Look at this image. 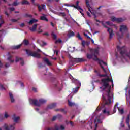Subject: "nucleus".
<instances>
[{"instance_id": "1", "label": "nucleus", "mask_w": 130, "mask_h": 130, "mask_svg": "<svg viewBox=\"0 0 130 130\" xmlns=\"http://www.w3.org/2000/svg\"><path fill=\"white\" fill-rule=\"evenodd\" d=\"M120 32H121V35H119V33L118 32H116V34L118 37L119 41L120 38H122L123 37V35H124V34H126V37L127 38L129 37V34H128L126 25H121L120 27Z\"/></svg>"}, {"instance_id": "2", "label": "nucleus", "mask_w": 130, "mask_h": 130, "mask_svg": "<svg viewBox=\"0 0 130 130\" xmlns=\"http://www.w3.org/2000/svg\"><path fill=\"white\" fill-rule=\"evenodd\" d=\"M101 87L100 89H102L103 91H106L107 92V95L109 98L110 97V90H111V86L109 85L108 82H101L100 83Z\"/></svg>"}, {"instance_id": "3", "label": "nucleus", "mask_w": 130, "mask_h": 130, "mask_svg": "<svg viewBox=\"0 0 130 130\" xmlns=\"http://www.w3.org/2000/svg\"><path fill=\"white\" fill-rule=\"evenodd\" d=\"M86 59L83 58H72L69 60V64L70 66H74L75 63H79L80 62H84V61H86Z\"/></svg>"}, {"instance_id": "4", "label": "nucleus", "mask_w": 130, "mask_h": 130, "mask_svg": "<svg viewBox=\"0 0 130 130\" xmlns=\"http://www.w3.org/2000/svg\"><path fill=\"white\" fill-rule=\"evenodd\" d=\"M117 50L119 51L121 56L120 58H124V56L126 55V49H125V46L120 47L119 46H117Z\"/></svg>"}, {"instance_id": "5", "label": "nucleus", "mask_w": 130, "mask_h": 130, "mask_svg": "<svg viewBox=\"0 0 130 130\" xmlns=\"http://www.w3.org/2000/svg\"><path fill=\"white\" fill-rule=\"evenodd\" d=\"M46 100H44L43 99H41L38 100L34 99L33 100V105L35 106H40L41 104H44V103H46Z\"/></svg>"}, {"instance_id": "6", "label": "nucleus", "mask_w": 130, "mask_h": 130, "mask_svg": "<svg viewBox=\"0 0 130 130\" xmlns=\"http://www.w3.org/2000/svg\"><path fill=\"white\" fill-rule=\"evenodd\" d=\"M85 2L86 3V7H87V8H88V11L89 12H90V13H91V14L92 15H93V16H94V19H95V20L96 21V22H99V23H100V21H99V20H98L97 19H96L97 18V16H96V13L92 12V11H91V6H90L89 1L85 0Z\"/></svg>"}, {"instance_id": "7", "label": "nucleus", "mask_w": 130, "mask_h": 130, "mask_svg": "<svg viewBox=\"0 0 130 130\" xmlns=\"http://www.w3.org/2000/svg\"><path fill=\"white\" fill-rule=\"evenodd\" d=\"M73 83H74L75 85H76L77 87L72 89V93H73V94H77V93H78V91H79V89L81 88V82H74Z\"/></svg>"}, {"instance_id": "8", "label": "nucleus", "mask_w": 130, "mask_h": 130, "mask_svg": "<svg viewBox=\"0 0 130 130\" xmlns=\"http://www.w3.org/2000/svg\"><path fill=\"white\" fill-rule=\"evenodd\" d=\"M102 25L104 27V28H108L107 31L109 32V34H110L109 38H110V39H111V38H112V37H113V35H114V34H113V30L111 28L107 27V26L105 24H104V23H102Z\"/></svg>"}, {"instance_id": "9", "label": "nucleus", "mask_w": 130, "mask_h": 130, "mask_svg": "<svg viewBox=\"0 0 130 130\" xmlns=\"http://www.w3.org/2000/svg\"><path fill=\"white\" fill-rule=\"evenodd\" d=\"M79 4H80V1H78L76 2V5H72V7H73V8H75V9H76L77 10H82V8L79 6Z\"/></svg>"}, {"instance_id": "10", "label": "nucleus", "mask_w": 130, "mask_h": 130, "mask_svg": "<svg viewBox=\"0 0 130 130\" xmlns=\"http://www.w3.org/2000/svg\"><path fill=\"white\" fill-rule=\"evenodd\" d=\"M46 5L44 4H41V6L40 5H38V9L39 12H41L42 10H45Z\"/></svg>"}, {"instance_id": "11", "label": "nucleus", "mask_w": 130, "mask_h": 130, "mask_svg": "<svg viewBox=\"0 0 130 130\" xmlns=\"http://www.w3.org/2000/svg\"><path fill=\"white\" fill-rule=\"evenodd\" d=\"M21 61L20 62V64L21 66H24V60H23V58H19L18 57H16V62H18V61Z\"/></svg>"}, {"instance_id": "12", "label": "nucleus", "mask_w": 130, "mask_h": 130, "mask_svg": "<svg viewBox=\"0 0 130 130\" xmlns=\"http://www.w3.org/2000/svg\"><path fill=\"white\" fill-rule=\"evenodd\" d=\"M55 107H56V103H53L51 104L48 105L47 108L48 109H52L53 108H54Z\"/></svg>"}, {"instance_id": "13", "label": "nucleus", "mask_w": 130, "mask_h": 130, "mask_svg": "<svg viewBox=\"0 0 130 130\" xmlns=\"http://www.w3.org/2000/svg\"><path fill=\"white\" fill-rule=\"evenodd\" d=\"M33 57H35L36 58H41V56L38 52H33Z\"/></svg>"}, {"instance_id": "14", "label": "nucleus", "mask_w": 130, "mask_h": 130, "mask_svg": "<svg viewBox=\"0 0 130 130\" xmlns=\"http://www.w3.org/2000/svg\"><path fill=\"white\" fill-rule=\"evenodd\" d=\"M25 50L28 56H33V52L31 50L28 49H25Z\"/></svg>"}, {"instance_id": "15", "label": "nucleus", "mask_w": 130, "mask_h": 130, "mask_svg": "<svg viewBox=\"0 0 130 130\" xmlns=\"http://www.w3.org/2000/svg\"><path fill=\"white\" fill-rule=\"evenodd\" d=\"M9 97L10 98L11 102L14 103V102H15V98H14V95H13L12 92H9Z\"/></svg>"}, {"instance_id": "16", "label": "nucleus", "mask_w": 130, "mask_h": 130, "mask_svg": "<svg viewBox=\"0 0 130 130\" xmlns=\"http://www.w3.org/2000/svg\"><path fill=\"white\" fill-rule=\"evenodd\" d=\"M43 61L47 66H52L51 63L49 61V60L47 59V58H44L43 59Z\"/></svg>"}, {"instance_id": "17", "label": "nucleus", "mask_w": 130, "mask_h": 130, "mask_svg": "<svg viewBox=\"0 0 130 130\" xmlns=\"http://www.w3.org/2000/svg\"><path fill=\"white\" fill-rule=\"evenodd\" d=\"M129 120H130V114H128L127 116V118L126 119V123L128 126V127H129Z\"/></svg>"}, {"instance_id": "18", "label": "nucleus", "mask_w": 130, "mask_h": 130, "mask_svg": "<svg viewBox=\"0 0 130 130\" xmlns=\"http://www.w3.org/2000/svg\"><path fill=\"white\" fill-rule=\"evenodd\" d=\"M40 20H41V21H45V22H48V19L46 18L44 14H43V16L40 17Z\"/></svg>"}, {"instance_id": "19", "label": "nucleus", "mask_w": 130, "mask_h": 130, "mask_svg": "<svg viewBox=\"0 0 130 130\" xmlns=\"http://www.w3.org/2000/svg\"><path fill=\"white\" fill-rule=\"evenodd\" d=\"M102 82H113V80H112V79L107 78L106 79H102Z\"/></svg>"}, {"instance_id": "20", "label": "nucleus", "mask_w": 130, "mask_h": 130, "mask_svg": "<svg viewBox=\"0 0 130 130\" xmlns=\"http://www.w3.org/2000/svg\"><path fill=\"white\" fill-rule=\"evenodd\" d=\"M117 108L119 112L120 113V114H123V113H124V110L123 109V108H120V107H117Z\"/></svg>"}, {"instance_id": "21", "label": "nucleus", "mask_w": 130, "mask_h": 130, "mask_svg": "<svg viewBox=\"0 0 130 130\" xmlns=\"http://www.w3.org/2000/svg\"><path fill=\"white\" fill-rule=\"evenodd\" d=\"M68 105L71 107H73V106H75L76 105V103L72 102L70 100H68Z\"/></svg>"}, {"instance_id": "22", "label": "nucleus", "mask_w": 130, "mask_h": 130, "mask_svg": "<svg viewBox=\"0 0 130 130\" xmlns=\"http://www.w3.org/2000/svg\"><path fill=\"white\" fill-rule=\"evenodd\" d=\"M12 58H13V56L12 55L9 56L7 58V60L9 61L10 63H13V62L15 61L14 60H12Z\"/></svg>"}, {"instance_id": "23", "label": "nucleus", "mask_w": 130, "mask_h": 130, "mask_svg": "<svg viewBox=\"0 0 130 130\" xmlns=\"http://www.w3.org/2000/svg\"><path fill=\"white\" fill-rule=\"evenodd\" d=\"M51 36L52 37V38L54 39V40H56L57 39V37L56 36V35L54 34V32H52L51 34Z\"/></svg>"}, {"instance_id": "24", "label": "nucleus", "mask_w": 130, "mask_h": 130, "mask_svg": "<svg viewBox=\"0 0 130 130\" xmlns=\"http://www.w3.org/2000/svg\"><path fill=\"white\" fill-rule=\"evenodd\" d=\"M21 46H22V44H20L16 46H14L13 48V49H20Z\"/></svg>"}, {"instance_id": "25", "label": "nucleus", "mask_w": 130, "mask_h": 130, "mask_svg": "<svg viewBox=\"0 0 130 130\" xmlns=\"http://www.w3.org/2000/svg\"><path fill=\"white\" fill-rule=\"evenodd\" d=\"M29 40H27V39H24L23 40V44H24V45L25 46H27V45H29Z\"/></svg>"}, {"instance_id": "26", "label": "nucleus", "mask_w": 130, "mask_h": 130, "mask_svg": "<svg viewBox=\"0 0 130 130\" xmlns=\"http://www.w3.org/2000/svg\"><path fill=\"white\" fill-rule=\"evenodd\" d=\"M7 88H8V87H7V86H5L4 85L0 84V89L1 90H6V89H7Z\"/></svg>"}, {"instance_id": "27", "label": "nucleus", "mask_w": 130, "mask_h": 130, "mask_svg": "<svg viewBox=\"0 0 130 130\" xmlns=\"http://www.w3.org/2000/svg\"><path fill=\"white\" fill-rule=\"evenodd\" d=\"M86 56L88 59H92L93 58V55L92 54H87Z\"/></svg>"}, {"instance_id": "28", "label": "nucleus", "mask_w": 130, "mask_h": 130, "mask_svg": "<svg viewBox=\"0 0 130 130\" xmlns=\"http://www.w3.org/2000/svg\"><path fill=\"white\" fill-rule=\"evenodd\" d=\"M103 113H104V114H107L108 116L110 115L109 111H107L105 109L103 110Z\"/></svg>"}, {"instance_id": "29", "label": "nucleus", "mask_w": 130, "mask_h": 130, "mask_svg": "<svg viewBox=\"0 0 130 130\" xmlns=\"http://www.w3.org/2000/svg\"><path fill=\"white\" fill-rule=\"evenodd\" d=\"M24 18H32V15L29 14H25L23 15Z\"/></svg>"}, {"instance_id": "30", "label": "nucleus", "mask_w": 130, "mask_h": 130, "mask_svg": "<svg viewBox=\"0 0 130 130\" xmlns=\"http://www.w3.org/2000/svg\"><path fill=\"white\" fill-rule=\"evenodd\" d=\"M22 5H29V2H28L27 0H23L21 2Z\"/></svg>"}, {"instance_id": "31", "label": "nucleus", "mask_w": 130, "mask_h": 130, "mask_svg": "<svg viewBox=\"0 0 130 130\" xmlns=\"http://www.w3.org/2000/svg\"><path fill=\"white\" fill-rule=\"evenodd\" d=\"M16 125V123H14L13 124H12V125H10V129L11 130H14V129H15V128H16L15 127V126Z\"/></svg>"}, {"instance_id": "32", "label": "nucleus", "mask_w": 130, "mask_h": 130, "mask_svg": "<svg viewBox=\"0 0 130 130\" xmlns=\"http://www.w3.org/2000/svg\"><path fill=\"white\" fill-rule=\"evenodd\" d=\"M117 105H118V103H116L115 105L114 106V109H113L114 113H115V112H116V107H117Z\"/></svg>"}, {"instance_id": "33", "label": "nucleus", "mask_w": 130, "mask_h": 130, "mask_svg": "<svg viewBox=\"0 0 130 130\" xmlns=\"http://www.w3.org/2000/svg\"><path fill=\"white\" fill-rule=\"evenodd\" d=\"M3 127L4 128V130H10L9 129V126H8V124H5L3 126Z\"/></svg>"}, {"instance_id": "34", "label": "nucleus", "mask_w": 130, "mask_h": 130, "mask_svg": "<svg viewBox=\"0 0 130 130\" xmlns=\"http://www.w3.org/2000/svg\"><path fill=\"white\" fill-rule=\"evenodd\" d=\"M58 16H62V17H66V13L64 12H60L58 13Z\"/></svg>"}, {"instance_id": "35", "label": "nucleus", "mask_w": 130, "mask_h": 130, "mask_svg": "<svg viewBox=\"0 0 130 130\" xmlns=\"http://www.w3.org/2000/svg\"><path fill=\"white\" fill-rule=\"evenodd\" d=\"M20 119V117H16L13 118V120L15 122H18V121Z\"/></svg>"}, {"instance_id": "36", "label": "nucleus", "mask_w": 130, "mask_h": 130, "mask_svg": "<svg viewBox=\"0 0 130 130\" xmlns=\"http://www.w3.org/2000/svg\"><path fill=\"white\" fill-rule=\"evenodd\" d=\"M116 22L117 23H121V22H122V18H116Z\"/></svg>"}, {"instance_id": "37", "label": "nucleus", "mask_w": 130, "mask_h": 130, "mask_svg": "<svg viewBox=\"0 0 130 130\" xmlns=\"http://www.w3.org/2000/svg\"><path fill=\"white\" fill-rule=\"evenodd\" d=\"M78 11H79L80 13L81 14L82 16L84 17L85 16V14H83V12H84V10L83 9L81 8V9H77Z\"/></svg>"}, {"instance_id": "38", "label": "nucleus", "mask_w": 130, "mask_h": 130, "mask_svg": "<svg viewBox=\"0 0 130 130\" xmlns=\"http://www.w3.org/2000/svg\"><path fill=\"white\" fill-rule=\"evenodd\" d=\"M111 20L112 22H116V18L114 16L111 17Z\"/></svg>"}, {"instance_id": "39", "label": "nucleus", "mask_w": 130, "mask_h": 130, "mask_svg": "<svg viewBox=\"0 0 130 130\" xmlns=\"http://www.w3.org/2000/svg\"><path fill=\"white\" fill-rule=\"evenodd\" d=\"M37 24L35 23L33 25V32H34L35 31H36V28L37 27Z\"/></svg>"}, {"instance_id": "40", "label": "nucleus", "mask_w": 130, "mask_h": 130, "mask_svg": "<svg viewBox=\"0 0 130 130\" xmlns=\"http://www.w3.org/2000/svg\"><path fill=\"white\" fill-rule=\"evenodd\" d=\"M61 42H62V41L60 39H58V40H56L55 43L56 44L57 43H61Z\"/></svg>"}, {"instance_id": "41", "label": "nucleus", "mask_w": 130, "mask_h": 130, "mask_svg": "<svg viewBox=\"0 0 130 130\" xmlns=\"http://www.w3.org/2000/svg\"><path fill=\"white\" fill-rule=\"evenodd\" d=\"M99 64H100L101 69H103V70L104 71V72H105V69H104V67H103V66H102V64H101V62L100 61H99Z\"/></svg>"}, {"instance_id": "42", "label": "nucleus", "mask_w": 130, "mask_h": 130, "mask_svg": "<svg viewBox=\"0 0 130 130\" xmlns=\"http://www.w3.org/2000/svg\"><path fill=\"white\" fill-rule=\"evenodd\" d=\"M77 38L80 40H83V38H82V37H81V35H80V33H78V34H77Z\"/></svg>"}, {"instance_id": "43", "label": "nucleus", "mask_w": 130, "mask_h": 130, "mask_svg": "<svg viewBox=\"0 0 130 130\" xmlns=\"http://www.w3.org/2000/svg\"><path fill=\"white\" fill-rule=\"evenodd\" d=\"M56 117H57V119H59V120H60V119L62 118V116L61 115H57Z\"/></svg>"}, {"instance_id": "44", "label": "nucleus", "mask_w": 130, "mask_h": 130, "mask_svg": "<svg viewBox=\"0 0 130 130\" xmlns=\"http://www.w3.org/2000/svg\"><path fill=\"white\" fill-rule=\"evenodd\" d=\"M69 36L70 37H72L73 36H75V32L74 31H71L69 33Z\"/></svg>"}, {"instance_id": "45", "label": "nucleus", "mask_w": 130, "mask_h": 130, "mask_svg": "<svg viewBox=\"0 0 130 130\" xmlns=\"http://www.w3.org/2000/svg\"><path fill=\"white\" fill-rule=\"evenodd\" d=\"M60 112H63L65 114H67V111H64V109H60Z\"/></svg>"}, {"instance_id": "46", "label": "nucleus", "mask_w": 130, "mask_h": 130, "mask_svg": "<svg viewBox=\"0 0 130 130\" xmlns=\"http://www.w3.org/2000/svg\"><path fill=\"white\" fill-rule=\"evenodd\" d=\"M48 130H51V128H48ZM55 130H59L58 126H57V125H55Z\"/></svg>"}, {"instance_id": "47", "label": "nucleus", "mask_w": 130, "mask_h": 130, "mask_svg": "<svg viewBox=\"0 0 130 130\" xmlns=\"http://www.w3.org/2000/svg\"><path fill=\"white\" fill-rule=\"evenodd\" d=\"M18 84V85H20L21 87H24V83L22 82H19Z\"/></svg>"}, {"instance_id": "48", "label": "nucleus", "mask_w": 130, "mask_h": 130, "mask_svg": "<svg viewBox=\"0 0 130 130\" xmlns=\"http://www.w3.org/2000/svg\"><path fill=\"white\" fill-rule=\"evenodd\" d=\"M41 29V26H40L38 28V33H42V30Z\"/></svg>"}, {"instance_id": "49", "label": "nucleus", "mask_w": 130, "mask_h": 130, "mask_svg": "<svg viewBox=\"0 0 130 130\" xmlns=\"http://www.w3.org/2000/svg\"><path fill=\"white\" fill-rule=\"evenodd\" d=\"M56 119H57L56 116H54L52 119V121H54L56 120Z\"/></svg>"}, {"instance_id": "50", "label": "nucleus", "mask_w": 130, "mask_h": 130, "mask_svg": "<svg viewBox=\"0 0 130 130\" xmlns=\"http://www.w3.org/2000/svg\"><path fill=\"white\" fill-rule=\"evenodd\" d=\"M9 116H10L9 115V114H8V113H5V114L4 115L5 118H8V117H9Z\"/></svg>"}, {"instance_id": "51", "label": "nucleus", "mask_w": 130, "mask_h": 130, "mask_svg": "<svg viewBox=\"0 0 130 130\" xmlns=\"http://www.w3.org/2000/svg\"><path fill=\"white\" fill-rule=\"evenodd\" d=\"M33 92H34L35 93H37V92H38L37 88L33 87Z\"/></svg>"}, {"instance_id": "52", "label": "nucleus", "mask_w": 130, "mask_h": 130, "mask_svg": "<svg viewBox=\"0 0 130 130\" xmlns=\"http://www.w3.org/2000/svg\"><path fill=\"white\" fill-rule=\"evenodd\" d=\"M29 25H33V18L28 22Z\"/></svg>"}, {"instance_id": "53", "label": "nucleus", "mask_w": 130, "mask_h": 130, "mask_svg": "<svg viewBox=\"0 0 130 130\" xmlns=\"http://www.w3.org/2000/svg\"><path fill=\"white\" fill-rule=\"evenodd\" d=\"M82 45L83 47H85V45H86V42L85 41H82Z\"/></svg>"}, {"instance_id": "54", "label": "nucleus", "mask_w": 130, "mask_h": 130, "mask_svg": "<svg viewBox=\"0 0 130 130\" xmlns=\"http://www.w3.org/2000/svg\"><path fill=\"white\" fill-rule=\"evenodd\" d=\"M19 5V3L17 2V1L14 2L13 4V6H18Z\"/></svg>"}, {"instance_id": "55", "label": "nucleus", "mask_w": 130, "mask_h": 130, "mask_svg": "<svg viewBox=\"0 0 130 130\" xmlns=\"http://www.w3.org/2000/svg\"><path fill=\"white\" fill-rule=\"evenodd\" d=\"M11 22H12L13 23H16V22H18V20L12 19H11Z\"/></svg>"}, {"instance_id": "56", "label": "nucleus", "mask_w": 130, "mask_h": 130, "mask_svg": "<svg viewBox=\"0 0 130 130\" xmlns=\"http://www.w3.org/2000/svg\"><path fill=\"white\" fill-rule=\"evenodd\" d=\"M60 130H64L65 129L64 126H63V125H61L60 126Z\"/></svg>"}, {"instance_id": "57", "label": "nucleus", "mask_w": 130, "mask_h": 130, "mask_svg": "<svg viewBox=\"0 0 130 130\" xmlns=\"http://www.w3.org/2000/svg\"><path fill=\"white\" fill-rule=\"evenodd\" d=\"M94 55L95 57V58L94 59V60H99V61H100V60H99V58L97 57V56L96 55Z\"/></svg>"}, {"instance_id": "58", "label": "nucleus", "mask_w": 130, "mask_h": 130, "mask_svg": "<svg viewBox=\"0 0 130 130\" xmlns=\"http://www.w3.org/2000/svg\"><path fill=\"white\" fill-rule=\"evenodd\" d=\"M40 68H43V67H45V65H43V63H40L39 64Z\"/></svg>"}, {"instance_id": "59", "label": "nucleus", "mask_w": 130, "mask_h": 130, "mask_svg": "<svg viewBox=\"0 0 130 130\" xmlns=\"http://www.w3.org/2000/svg\"><path fill=\"white\" fill-rule=\"evenodd\" d=\"M107 75L106 74H99V77H106Z\"/></svg>"}, {"instance_id": "60", "label": "nucleus", "mask_w": 130, "mask_h": 130, "mask_svg": "<svg viewBox=\"0 0 130 130\" xmlns=\"http://www.w3.org/2000/svg\"><path fill=\"white\" fill-rule=\"evenodd\" d=\"M11 64L10 63H6L5 64V68H9Z\"/></svg>"}, {"instance_id": "61", "label": "nucleus", "mask_w": 130, "mask_h": 130, "mask_svg": "<svg viewBox=\"0 0 130 130\" xmlns=\"http://www.w3.org/2000/svg\"><path fill=\"white\" fill-rule=\"evenodd\" d=\"M9 10L13 12L14 11H15V8L14 7H12V8H10Z\"/></svg>"}, {"instance_id": "62", "label": "nucleus", "mask_w": 130, "mask_h": 130, "mask_svg": "<svg viewBox=\"0 0 130 130\" xmlns=\"http://www.w3.org/2000/svg\"><path fill=\"white\" fill-rule=\"evenodd\" d=\"M100 62H102V63H103V64H104L105 66H107V63L103 61V60H101Z\"/></svg>"}, {"instance_id": "63", "label": "nucleus", "mask_w": 130, "mask_h": 130, "mask_svg": "<svg viewBox=\"0 0 130 130\" xmlns=\"http://www.w3.org/2000/svg\"><path fill=\"white\" fill-rule=\"evenodd\" d=\"M20 26L21 27V28H23V27L25 26V23H21V24H20Z\"/></svg>"}, {"instance_id": "64", "label": "nucleus", "mask_w": 130, "mask_h": 130, "mask_svg": "<svg viewBox=\"0 0 130 130\" xmlns=\"http://www.w3.org/2000/svg\"><path fill=\"white\" fill-rule=\"evenodd\" d=\"M70 123L71 126H74V122H73V121H70Z\"/></svg>"}]
</instances>
